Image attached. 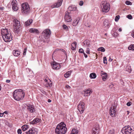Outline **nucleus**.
Listing matches in <instances>:
<instances>
[{
	"label": "nucleus",
	"instance_id": "nucleus-21",
	"mask_svg": "<svg viewBox=\"0 0 134 134\" xmlns=\"http://www.w3.org/2000/svg\"><path fill=\"white\" fill-rule=\"evenodd\" d=\"M68 10L70 11H75L77 10V7L75 5H71L68 8Z\"/></svg>",
	"mask_w": 134,
	"mask_h": 134
},
{
	"label": "nucleus",
	"instance_id": "nucleus-2",
	"mask_svg": "<svg viewBox=\"0 0 134 134\" xmlns=\"http://www.w3.org/2000/svg\"><path fill=\"white\" fill-rule=\"evenodd\" d=\"M13 96L15 100L19 101L24 98L25 96L24 92L21 89L16 90L14 92Z\"/></svg>",
	"mask_w": 134,
	"mask_h": 134
},
{
	"label": "nucleus",
	"instance_id": "nucleus-57",
	"mask_svg": "<svg viewBox=\"0 0 134 134\" xmlns=\"http://www.w3.org/2000/svg\"><path fill=\"white\" fill-rule=\"evenodd\" d=\"M6 82L7 83H9L10 82V80H6Z\"/></svg>",
	"mask_w": 134,
	"mask_h": 134
},
{
	"label": "nucleus",
	"instance_id": "nucleus-15",
	"mask_svg": "<svg viewBox=\"0 0 134 134\" xmlns=\"http://www.w3.org/2000/svg\"><path fill=\"white\" fill-rule=\"evenodd\" d=\"M52 67L54 69L58 70L60 68V65L59 63L56 62H54L53 63Z\"/></svg>",
	"mask_w": 134,
	"mask_h": 134
},
{
	"label": "nucleus",
	"instance_id": "nucleus-44",
	"mask_svg": "<svg viewBox=\"0 0 134 134\" xmlns=\"http://www.w3.org/2000/svg\"><path fill=\"white\" fill-rule=\"evenodd\" d=\"M27 48H25L24 49V51L23 53V55H26V51H27Z\"/></svg>",
	"mask_w": 134,
	"mask_h": 134
},
{
	"label": "nucleus",
	"instance_id": "nucleus-3",
	"mask_svg": "<svg viewBox=\"0 0 134 134\" xmlns=\"http://www.w3.org/2000/svg\"><path fill=\"white\" fill-rule=\"evenodd\" d=\"M66 125L64 122H61L57 126L55 130V132L58 134H64L67 131Z\"/></svg>",
	"mask_w": 134,
	"mask_h": 134
},
{
	"label": "nucleus",
	"instance_id": "nucleus-59",
	"mask_svg": "<svg viewBox=\"0 0 134 134\" xmlns=\"http://www.w3.org/2000/svg\"><path fill=\"white\" fill-rule=\"evenodd\" d=\"M66 87L67 88H70V87L68 85H66Z\"/></svg>",
	"mask_w": 134,
	"mask_h": 134
},
{
	"label": "nucleus",
	"instance_id": "nucleus-26",
	"mask_svg": "<svg viewBox=\"0 0 134 134\" xmlns=\"http://www.w3.org/2000/svg\"><path fill=\"white\" fill-rule=\"evenodd\" d=\"M29 128V126L27 125H24L21 127V129L22 130L25 131Z\"/></svg>",
	"mask_w": 134,
	"mask_h": 134
},
{
	"label": "nucleus",
	"instance_id": "nucleus-5",
	"mask_svg": "<svg viewBox=\"0 0 134 134\" xmlns=\"http://www.w3.org/2000/svg\"><path fill=\"white\" fill-rule=\"evenodd\" d=\"M30 8L28 4L26 3H23L22 4V13L28 14L29 13Z\"/></svg>",
	"mask_w": 134,
	"mask_h": 134
},
{
	"label": "nucleus",
	"instance_id": "nucleus-60",
	"mask_svg": "<svg viewBox=\"0 0 134 134\" xmlns=\"http://www.w3.org/2000/svg\"><path fill=\"white\" fill-rule=\"evenodd\" d=\"M122 29L121 28H120L119 29V32H121L122 31Z\"/></svg>",
	"mask_w": 134,
	"mask_h": 134
},
{
	"label": "nucleus",
	"instance_id": "nucleus-29",
	"mask_svg": "<svg viewBox=\"0 0 134 134\" xmlns=\"http://www.w3.org/2000/svg\"><path fill=\"white\" fill-rule=\"evenodd\" d=\"M96 74L94 73H91L90 76V77L91 79H95L96 77Z\"/></svg>",
	"mask_w": 134,
	"mask_h": 134
},
{
	"label": "nucleus",
	"instance_id": "nucleus-34",
	"mask_svg": "<svg viewBox=\"0 0 134 134\" xmlns=\"http://www.w3.org/2000/svg\"><path fill=\"white\" fill-rule=\"evenodd\" d=\"M128 48L129 50L134 51V45H130L129 47Z\"/></svg>",
	"mask_w": 134,
	"mask_h": 134
},
{
	"label": "nucleus",
	"instance_id": "nucleus-7",
	"mask_svg": "<svg viewBox=\"0 0 134 134\" xmlns=\"http://www.w3.org/2000/svg\"><path fill=\"white\" fill-rule=\"evenodd\" d=\"M132 130L134 131L130 126L127 125L123 127L121 131L123 134H130Z\"/></svg>",
	"mask_w": 134,
	"mask_h": 134
},
{
	"label": "nucleus",
	"instance_id": "nucleus-8",
	"mask_svg": "<svg viewBox=\"0 0 134 134\" xmlns=\"http://www.w3.org/2000/svg\"><path fill=\"white\" fill-rule=\"evenodd\" d=\"M51 34L50 30L48 29H47L44 30L42 33V35L44 36V39L48 38Z\"/></svg>",
	"mask_w": 134,
	"mask_h": 134
},
{
	"label": "nucleus",
	"instance_id": "nucleus-52",
	"mask_svg": "<svg viewBox=\"0 0 134 134\" xmlns=\"http://www.w3.org/2000/svg\"><path fill=\"white\" fill-rule=\"evenodd\" d=\"M131 102H129L127 103L126 105L127 106H130L131 105Z\"/></svg>",
	"mask_w": 134,
	"mask_h": 134
},
{
	"label": "nucleus",
	"instance_id": "nucleus-19",
	"mask_svg": "<svg viewBox=\"0 0 134 134\" xmlns=\"http://www.w3.org/2000/svg\"><path fill=\"white\" fill-rule=\"evenodd\" d=\"M13 55L16 57L19 56L20 53V52L18 50H14L13 51Z\"/></svg>",
	"mask_w": 134,
	"mask_h": 134
},
{
	"label": "nucleus",
	"instance_id": "nucleus-35",
	"mask_svg": "<svg viewBox=\"0 0 134 134\" xmlns=\"http://www.w3.org/2000/svg\"><path fill=\"white\" fill-rule=\"evenodd\" d=\"M97 50L98 51H100L102 52H104L105 51V48L103 47L98 48Z\"/></svg>",
	"mask_w": 134,
	"mask_h": 134
},
{
	"label": "nucleus",
	"instance_id": "nucleus-1",
	"mask_svg": "<svg viewBox=\"0 0 134 134\" xmlns=\"http://www.w3.org/2000/svg\"><path fill=\"white\" fill-rule=\"evenodd\" d=\"M1 34L2 38L5 42H9L12 40L11 33L7 29H2Z\"/></svg>",
	"mask_w": 134,
	"mask_h": 134
},
{
	"label": "nucleus",
	"instance_id": "nucleus-55",
	"mask_svg": "<svg viewBox=\"0 0 134 134\" xmlns=\"http://www.w3.org/2000/svg\"><path fill=\"white\" fill-rule=\"evenodd\" d=\"M4 113H0V116L1 117H2Z\"/></svg>",
	"mask_w": 134,
	"mask_h": 134
},
{
	"label": "nucleus",
	"instance_id": "nucleus-36",
	"mask_svg": "<svg viewBox=\"0 0 134 134\" xmlns=\"http://www.w3.org/2000/svg\"><path fill=\"white\" fill-rule=\"evenodd\" d=\"M109 87L111 89L113 90H114L115 87L114 84L112 83H111L109 85Z\"/></svg>",
	"mask_w": 134,
	"mask_h": 134
},
{
	"label": "nucleus",
	"instance_id": "nucleus-61",
	"mask_svg": "<svg viewBox=\"0 0 134 134\" xmlns=\"http://www.w3.org/2000/svg\"><path fill=\"white\" fill-rule=\"evenodd\" d=\"M3 113L4 114V113L6 114H8V112L7 111H5Z\"/></svg>",
	"mask_w": 134,
	"mask_h": 134
},
{
	"label": "nucleus",
	"instance_id": "nucleus-47",
	"mask_svg": "<svg viewBox=\"0 0 134 134\" xmlns=\"http://www.w3.org/2000/svg\"><path fill=\"white\" fill-rule=\"evenodd\" d=\"M118 34L116 32H114L113 34V36L114 37H116L118 36Z\"/></svg>",
	"mask_w": 134,
	"mask_h": 134
},
{
	"label": "nucleus",
	"instance_id": "nucleus-53",
	"mask_svg": "<svg viewBox=\"0 0 134 134\" xmlns=\"http://www.w3.org/2000/svg\"><path fill=\"white\" fill-rule=\"evenodd\" d=\"M83 54L84 55L85 57V58H87V55L84 52H83Z\"/></svg>",
	"mask_w": 134,
	"mask_h": 134
},
{
	"label": "nucleus",
	"instance_id": "nucleus-31",
	"mask_svg": "<svg viewBox=\"0 0 134 134\" xmlns=\"http://www.w3.org/2000/svg\"><path fill=\"white\" fill-rule=\"evenodd\" d=\"M17 1L16 0H13L11 2V5L12 7L17 5Z\"/></svg>",
	"mask_w": 134,
	"mask_h": 134
},
{
	"label": "nucleus",
	"instance_id": "nucleus-14",
	"mask_svg": "<svg viewBox=\"0 0 134 134\" xmlns=\"http://www.w3.org/2000/svg\"><path fill=\"white\" fill-rule=\"evenodd\" d=\"M37 129L33 128L29 130L28 131L26 132V134H37Z\"/></svg>",
	"mask_w": 134,
	"mask_h": 134
},
{
	"label": "nucleus",
	"instance_id": "nucleus-9",
	"mask_svg": "<svg viewBox=\"0 0 134 134\" xmlns=\"http://www.w3.org/2000/svg\"><path fill=\"white\" fill-rule=\"evenodd\" d=\"M84 103L80 102L78 106V109L81 113H82L84 110Z\"/></svg>",
	"mask_w": 134,
	"mask_h": 134
},
{
	"label": "nucleus",
	"instance_id": "nucleus-54",
	"mask_svg": "<svg viewBox=\"0 0 134 134\" xmlns=\"http://www.w3.org/2000/svg\"><path fill=\"white\" fill-rule=\"evenodd\" d=\"M113 60V59H111L110 57H109V62H111Z\"/></svg>",
	"mask_w": 134,
	"mask_h": 134
},
{
	"label": "nucleus",
	"instance_id": "nucleus-28",
	"mask_svg": "<svg viewBox=\"0 0 134 134\" xmlns=\"http://www.w3.org/2000/svg\"><path fill=\"white\" fill-rule=\"evenodd\" d=\"M71 71H67L66 73L64 74V77L67 78L69 77L71 75Z\"/></svg>",
	"mask_w": 134,
	"mask_h": 134
},
{
	"label": "nucleus",
	"instance_id": "nucleus-25",
	"mask_svg": "<svg viewBox=\"0 0 134 134\" xmlns=\"http://www.w3.org/2000/svg\"><path fill=\"white\" fill-rule=\"evenodd\" d=\"M32 20L31 19L28 20L25 23V25L26 26L30 25L32 23Z\"/></svg>",
	"mask_w": 134,
	"mask_h": 134
},
{
	"label": "nucleus",
	"instance_id": "nucleus-23",
	"mask_svg": "<svg viewBox=\"0 0 134 134\" xmlns=\"http://www.w3.org/2000/svg\"><path fill=\"white\" fill-rule=\"evenodd\" d=\"M77 43L74 42L72 43L71 48L72 50H75L76 48Z\"/></svg>",
	"mask_w": 134,
	"mask_h": 134
},
{
	"label": "nucleus",
	"instance_id": "nucleus-6",
	"mask_svg": "<svg viewBox=\"0 0 134 134\" xmlns=\"http://www.w3.org/2000/svg\"><path fill=\"white\" fill-rule=\"evenodd\" d=\"M13 21L14 24V30L16 33H18L19 31V29L20 27V22L19 21L16 19H14Z\"/></svg>",
	"mask_w": 134,
	"mask_h": 134
},
{
	"label": "nucleus",
	"instance_id": "nucleus-39",
	"mask_svg": "<svg viewBox=\"0 0 134 134\" xmlns=\"http://www.w3.org/2000/svg\"><path fill=\"white\" fill-rule=\"evenodd\" d=\"M120 18V16L119 15L116 16L115 18V20L116 21H117Z\"/></svg>",
	"mask_w": 134,
	"mask_h": 134
},
{
	"label": "nucleus",
	"instance_id": "nucleus-12",
	"mask_svg": "<svg viewBox=\"0 0 134 134\" xmlns=\"http://www.w3.org/2000/svg\"><path fill=\"white\" fill-rule=\"evenodd\" d=\"M111 22L107 20H105L103 22L104 27L107 29H108L110 26Z\"/></svg>",
	"mask_w": 134,
	"mask_h": 134
},
{
	"label": "nucleus",
	"instance_id": "nucleus-51",
	"mask_svg": "<svg viewBox=\"0 0 134 134\" xmlns=\"http://www.w3.org/2000/svg\"><path fill=\"white\" fill-rule=\"evenodd\" d=\"M131 35L134 38V30L132 31L131 33Z\"/></svg>",
	"mask_w": 134,
	"mask_h": 134
},
{
	"label": "nucleus",
	"instance_id": "nucleus-24",
	"mask_svg": "<svg viewBox=\"0 0 134 134\" xmlns=\"http://www.w3.org/2000/svg\"><path fill=\"white\" fill-rule=\"evenodd\" d=\"M80 19L79 18L75 19L73 23V26H76L78 24Z\"/></svg>",
	"mask_w": 134,
	"mask_h": 134
},
{
	"label": "nucleus",
	"instance_id": "nucleus-37",
	"mask_svg": "<svg viewBox=\"0 0 134 134\" xmlns=\"http://www.w3.org/2000/svg\"><path fill=\"white\" fill-rule=\"evenodd\" d=\"M108 134H115L114 131V129H112L109 131Z\"/></svg>",
	"mask_w": 134,
	"mask_h": 134
},
{
	"label": "nucleus",
	"instance_id": "nucleus-46",
	"mask_svg": "<svg viewBox=\"0 0 134 134\" xmlns=\"http://www.w3.org/2000/svg\"><path fill=\"white\" fill-rule=\"evenodd\" d=\"M90 49L89 48H87L86 49V53L87 54H90Z\"/></svg>",
	"mask_w": 134,
	"mask_h": 134
},
{
	"label": "nucleus",
	"instance_id": "nucleus-58",
	"mask_svg": "<svg viewBox=\"0 0 134 134\" xmlns=\"http://www.w3.org/2000/svg\"><path fill=\"white\" fill-rule=\"evenodd\" d=\"M4 9V7H0V10H3Z\"/></svg>",
	"mask_w": 134,
	"mask_h": 134
},
{
	"label": "nucleus",
	"instance_id": "nucleus-42",
	"mask_svg": "<svg viewBox=\"0 0 134 134\" xmlns=\"http://www.w3.org/2000/svg\"><path fill=\"white\" fill-rule=\"evenodd\" d=\"M79 52L81 53H83L84 52L83 49L82 48H80L79 49Z\"/></svg>",
	"mask_w": 134,
	"mask_h": 134
},
{
	"label": "nucleus",
	"instance_id": "nucleus-43",
	"mask_svg": "<svg viewBox=\"0 0 134 134\" xmlns=\"http://www.w3.org/2000/svg\"><path fill=\"white\" fill-rule=\"evenodd\" d=\"M59 50L61 51H62L63 52L66 54V52L64 49H56V51H58Z\"/></svg>",
	"mask_w": 134,
	"mask_h": 134
},
{
	"label": "nucleus",
	"instance_id": "nucleus-32",
	"mask_svg": "<svg viewBox=\"0 0 134 134\" xmlns=\"http://www.w3.org/2000/svg\"><path fill=\"white\" fill-rule=\"evenodd\" d=\"M12 8L13 10L14 11H17L19 9L18 7V5L17 4L15 6L13 7H12Z\"/></svg>",
	"mask_w": 134,
	"mask_h": 134
},
{
	"label": "nucleus",
	"instance_id": "nucleus-10",
	"mask_svg": "<svg viewBox=\"0 0 134 134\" xmlns=\"http://www.w3.org/2000/svg\"><path fill=\"white\" fill-rule=\"evenodd\" d=\"M116 106L114 105L110 108L109 111V113L110 115L112 116H115L116 114Z\"/></svg>",
	"mask_w": 134,
	"mask_h": 134
},
{
	"label": "nucleus",
	"instance_id": "nucleus-22",
	"mask_svg": "<svg viewBox=\"0 0 134 134\" xmlns=\"http://www.w3.org/2000/svg\"><path fill=\"white\" fill-rule=\"evenodd\" d=\"M41 120L39 118H36L34 119L31 122V124H36L37 122H40Z\"/></svg>",
	"mask_w": 134,
	"mask_h": 134
},
{
	"label": "nucleus",
	"instance_id": "nucleus-50",
	"mask_svg": "<svg viewBox=\"0 0 134 134\" xmlns=\"http://www.w3.org/2000/svg\"><path fill=\"white\" fill-rule=\"evenodd\" d=\"M63 27L64 29H67L68 28V27H67V26L65 25H63Z\"/></svg>",
	"mask_w": 134,
	"mask_h": 134
},
{
	"label": "nucleus",
	"instance_id": "nucleus-45",
	"mask_svg": "<svg viewBox=\"0 0 134 134\" xmlns=\"http://www.w3.org/2000/svg\"><path fill=\"white\" fill-rule=\"evenodd\" d=\"M50 83L48 82L47 84V87H51L52 85V84L51 82L50 81Z\"/></svg>",
	"mask_w": 134,
	"mask_h": 134
},
{
	"label": "nucleus",
	"instance_id": "nucleus-56",
	"mask_svg": "<svg viewBox=\"0 0 134 134\" xmlns=\"http://www.w3.org/2000/svg\"><path fill=\"white\" fill-rule=\"evenodd\" d=\"M44 82H45L47 84L48 82V80H47V79H45L44 80Z\"/></svg>",
	"mask_w": 134,
	"mask_h": 134
},
{
	"label": "nucleus",
	"instance_id": "nucleus-38",
	"mask_svg": "<svg viewBox=\"0 0 134 134\" xmlns=\"http://www.w3.org/2000/svg\"><path fill=\"white\" fill-rule=\"evenodd\" d=\"M125 3L127 5H131L132 3L130 1H126L125 2Z\"/></svg>",
	"mask_w": 134,
	"mask_h": 134
},
{
	"label": "nucleus",
	"instance_id": "nucleus-4",
	"mask_svg": "<svg viewBox=\"0 0 134 134\" xmlns=\"http://www.w3.org/2000/svg\"><path fill=\"white\" fill-rule=\"evenodd\" d=\"M101 6L102 9V11L104 13L108 12L110 9V4L106 1L102 2Z\"/></svg>",
	"mask_w": 134,
	"mask_h": 134
},
{
	"label": "nucleus",
	"instance_id": "nucleus-62",
	"mask_svg": "<svg viewBox=\"0 0 134 134\" xmlns=\"http://www.w3.org/2000/svg\"><path fill=\"white\" fill-rule=\"evenodd\" d=\"M48 102H51V100L50 99H48Z\"/></svg>",
	"mask_w": 134,
	"mask_h": 134
},
{
	"label": "nucleus",
	"instance_id": "nucleus-13",
	"mask_svg": "<svg viewBox=\"0 0 134 134\" xmlns=\"http://www.w3.org/2000/svg\"><path fill=\"white\" fill-rule=\"evenodd\" d=\"M100 129L98 125H97L96 126L94 127L92 129V134H98Z\"/></svg>",
	"mask_w": 134,
	"mask_h": 134
},
{
	"label": "nucleus",
	"instance_id": "nucleus-11",
	"mask_svg": "<svg viewBox=\"0 0 134 134\" xmlns=\"http://www.w3.org/2000/svg\"><path fill=\"white\" fill-rule=\"evenodd\" d=\"M64 19L65 21L66 22L71 21L72 20L70 14L68 12H66L64 16Z\"/></svg>",
	"mask_w": 134,
	"mask_h": 134
},
{
	"label": "nucleus",
	"instance_id": "nucleus-16",
	"mask_svg": "<svg viewBox=\"0 0 134 134\" xmlns=\"http://www.w3.org/2000/svg\"><path fill=\"white\" fill-rule=\"evenodd\" d=\"M92 90L90 89L85 90L83 91L84 96H87L88 94L90 95V94L92 93Z\"/></svg>",
	"mask_w": 134,
	"mask_h": 134
},
{
	"label": "nucleus",
	"instance_id": "nucleus-64",
	"mask_svg": "<svg viewBox=\"0 0 134 134\" xmlns=\"http://www.w3.org/2000/svg\"><path fill=\"white\" fill-rule=\"evenodd\" d=\"M42 92L43 94H44V93H45V92L44 91H43Z\"/></svg>",
	"mask_w": 134,
	"mask_h": 134
},
{
	"label": "nucleus",
	"instance_id": "nucleus-49",
	"mask_svg": "<svg viewBox=\"0 0 134 134\" xmlns=\"http://www.w3.org/2000/svg\"><path fill=\"white\" fill-rule=\"evenodd\" d=\"M83 1H80L79 4L80 6H82L83 5Z\"/></svg>",
	"mask_w": 134,
	"mask_h": 134
},
{
	"label": "nucleus",
	"instance_id": "nucleus-20",
	"mask_svg": "<svg viewBox=\"0 0 134 134\" xmlns=\"http://www.w3.org/2000/svg\"><path fill=\"white\" fill-rule=\"evenodd\" d=\"M27 109L29 110V111L31 113H32L35 111V109L32 105H29V106H27Z\"/></svg>",
	"mask_w": 134,
	"mask_h": 134
},
{
	"label": "nucleus",
	"instance_id": "nucleus-30",
	"mask_svg": "<svg viewBox=\"0 0 134 134\" xmlns=\"http://www.w3.org/2000/svg\"><path fill=\"white\" fill-rule=\"evenodd\" d=\"M83 45H85L86 44V46L88 47H90V42L89 41L86 40L83 43Z\"/></svg>",
	"mask_w": 134,
	"mask_h": 134
},
{
	"label": "nucleus",
	"instance_id": "nucleus-18",
	"mask_svg": "<svg viewBox=\"0 0 134 134\" xmlns=\"http://www.w3.org/2000/svg\"><path fill=\"white\" fill-rule=\"evenodd\" d=\"M101 74L103 80L104 81L105 80L107 76V74L105 72L102 71Z\"/></svg>",
	"mask_w": 134,
	"mask_h": 134
},
{
	"label": "nucleus",
	"instance_id": "nucleus-48",
	"mask_svg": "<svg viewBox=\"0 0 134 134\" xmlns=\"http://www.w3.org/2000/svg\"><path fill=\"white\" fill-rule=\"evenodd\" d=\"M17 132L18 134H21V129H19L17 131Z\"/></svg>",
	"mask_w": 134,
	"mask_h": 134
},
{
	"label": "nucleus",
	"instance_id": "nucleus-63",
	"mask_svg": "<svg viewBox=\"0 0 134 134\" xmlns=\"http://www.w3.org/2000/svg\"><path fill=\"white\" fill-rule=\"evenodd\" d=\"M127 115H129V111H127Z\"/></svg>",
	"mask_w": 134,
	"mask_h": 134
},
{
	"label": "nucleus",
	"instance_id": "nucleus-17",
	"mask_svg": "<svg viewBox=\"0 0 134 134\" xmlns=\"http://www.w3.org/2000/svg\"><path fill=\"white\" fill-rule=\"evenodd\" d=\"M62 1L63 0H58L57 2L54 4V6L52 8L58 7H60L62 5Z\"/></svg>",
	"mask_w": 134,
	"mask_h": 134
},
{
	"label": "nucleus",
	"instance_id": "nucleus-40",
	"mask_svg": "<svg viewBox=\"0 0 134 134\" xmlns=\"http://www.w3.org/2000/svg\"><path fill=\"white\" fill-rule=\"evenodd\" d=\"M127 17L130 19H132V17L131 14H129L127 15Z\"/></svg>",
	"mask_w": 134,
	"mask_h": 134
},
{
	"label": "nucleus",
	"instance_id": "nucleus-33",
	"mask_svg": "<svg viewBox=\"0 0 134 134\" xmlns=\"http://www.w3.org/2000/svg\"><path fill=\"white\" fill-rule=\"evenodd\" d=\"M78 131L77 129H74L72 130L71 134H78Z\"/></svg>",
	"mask_w": 134,
	"mask_h": 134
},
{
	"label": "nucleus",
	"instance_id": "nucleus-41",
	"mask_svg": "<svg viewBox=\"0 0 134 134\" xmlns=\"http://www.w3.org/2000/svg\"><path fill=\"white\" fill-rule=\"evenodd\" d=\"M103 63L104 64H107V58L106 57H104L103 58Z\"/></svg>",
	"mask_w": 134,
	"mask_h": 134
},
{
	"label": "nucleus",
	"instance_id": "nucleus-27",
	"mask_svg": "<svg viewBox=\"0 0 134 134\" xmlns=\"http://www.w3.org/2000/svg\"><path fill=\"white\" fill-rule=\"evenodd\" d=\"M30 32L31 33H37L39 32L36 29L31 28L30 29Z\"/></svg>",
	"mask_w": 134,
	"mask_h": 134
}]
</instances>
